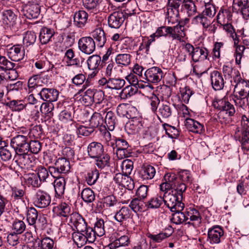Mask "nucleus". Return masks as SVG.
Listing matches in <instances>:
<instances>
[{"mask_svg":"<svg viewBox=\"0 0 249 249\" xmlns=\"http://www.w3.org/2000/svg\"><path fill=\"white\" fill-rule=\"evenodd\" d=\"M124 207H123L114 216L115 219L118 222V229L115 236L116 239L108 245L110 249L123 248L124 246V227L123 226L124 219Z\"/></svg>","mask_w":249,"mask_h":249,"instance_id":"nucleus-1","label":"nucleus"},{"mask_svg":"<svg viewBox=\"0 0 249 249\" xmlns=\"http://www.w3.org/2000/svg\"><path fill=\"white\" fill-rule=\"evenodd\" d=\"M242 129L237 127L235 132L234 137L241 143L242 148L249 150V119L245 115L242 116Z\"/></svg>","mask_w":249,"mask_h":249,"instance_id":"nucleus-2","label":"nucleus"},{"mask_svg":"<svg viewBox=\"0 0 249 249\" xmlns=\"http://www.w3.org/2000/svg\"><path fill=\"white\" fill-rule=\"evenodd\" d=\"M184 48L194 62L202 61L208 59L209 52L205 48L195 47L191 44L187 43L185 45Z\"/></svg>","mask_w":249,"mask_h":249,"instance_id":"nucleus-3","label":"nucleus"},{"mask_svg":"<svg viewBox=\"0 0 249 249\" xmlns=\"http://www.w3.org/2000/svg\"><path fill=\"white\" fill-rule=\"evenodd\" d=\"M163 202L164 204L171 211H176L177 209L179 210L184 207V204L182 202L183 196L178 195L172 191L171 193H164L163 195Z\"/></svg>","mask_w":249,"mask_h":249,"instance_id":"nucleus-4","label":"nucleus"},{"mask_svg":"<svg viewBox=\"0 0 249 249\" xmlns=\"http://www.w3.org/2000/svg\"><path fill=\"white\" fill-rule=\"evenodd\" d=\"M29 139L22 135H18L11 139L10 144L16 154L28 153Z\"/></svg>","mask_w":249,"mask_h":249,"instance_id":"nucleus-5","label":"nucleus"},{"mask_svg":"<svg viewBox=\"0 0 249 249\" xmlns=\"http://www.w3.org/2000/svg\"><path fill=\"white\" fill-rule=\"evenodd\" d=\"M33 200L36 207L38 208H46L51 203V197L47 192L39 189L34 195Z\"/></svg>","mask_w":249,"mask_h":249,"instance_id":"nucleus-6","label":"nucleus"},{"mask_svg":"<svg viewBox=\"0 0 249 249\" xmlns=\"http://www.w3.org/2000/svg\"><path fill=\"white\" fill-rule=\"evenodd\" d=\"M124 3L118 6V10L111 14L108 18V26L112 28L118 29L124 21Z\"/></svg>","mask_w":249,"mask_h":249,"instance_id":"nucleus-7","label":"nucleus"},{"mask_svg":"<svg viewBox=\"0 0 249 249\" xmlns=\"http://www.w3.org/2000/svg\"><path fill=\"white\" fill-rule=\"evenodd\" d=\"M23 15L28 19L37 18L40 13L39 2L32 0L23 6L22 10Z\"/></svg>","mask_w":249,"mask_h":249,"instance_id":"nucleus-8","label":"nucleus"},{"mask_svg":"<svg viewBox=\"0 0 249 249\" xmlns=\"http://www.w3.org/2000/svg\"><path fill=\"white\" fill-rule=\"evenodd\" d=\"M78 46L82 53L89 55L95 50V42L91 36H84L79 39Z\"/></svg>","mask_w":249,"mask_h":249,"instance_id":"nucleus-9","label":"nucleus"},{"mask_svg":"<svg viewBox=\"0 0 249 249\" xmlns=\"http://www.w3.org/2000/svg\"><path fill=\"white\" fill-rule=\"evenodd\" d=\"M213 105L215 108L225 112L229 116H233L235 113L233 105L225 98L221 99L215 98Z\"/></svg>","mask_w":249,"mask_h":249,"instance_id":"nucleus-10","label":"nucleus"},{"mask_svg":"<svg viewBox=\"0 0 249 249\" xmlns=\"http://www.w3.org/2000/svg\"><path fill=\"white\" fill-rule=\"evenodd\" d=\"M163 77L162 70L158 67H152L147 69L144 73L143 78L151 83H158Z\"/></svg>","mask_w":249,"mask_h":249,"instance_id":"nucleus-11","label":"nucleus"},{"mask_svg":"<svg viewBox=\"0 0 249 249\" xmlns=\"http://www.w3.org/2000/svg\"><path fill=\"white\" fill-rule=\"evenodd\" d=\"M40 99L46 102L56 101L59 96V91L53 88H43L38 93Z\"/></svg>","mask_w":249,"mask_h":249,"instance_id":"nucleus-12","label":"nucleus"},{"mask_svg":"<svg viewBox=\"0 0 249 249\" xmlns=\"http://www.w3.org/2000/svg\"><path fill=\"white\" fill-rule=\"evenodd\" d=\"M133 168V162L132 160L125 159V194L127 190L129 194H133V190L135 187L134 180L128 175L131 174Z\"/></svg>","mask_w":249,"mask_h":249,"instance_id":"nucleus-13","label":"nucleus"},{"mask_svg":"<svg viewBox=\"0 0 249 249\" xmlns=\"http://www.w3.org/2000/svg\"><path fill=\"white\" fill-rule=\"evenodd\" d=\"M15 65V63L9 61L5 56H0V71H11L9 74H12L13 76L9 75L8 77L11 80H14L18 76L17 71L14 69Z\"/></svg>","mask_w":249,"mask_h":249,"instance_id":"nucleus-14","label":"nucleus"},{"mask_svg":"<svg viewBox=\"0 0 249 249\" xmlns=\"http://www.w3.org/2000/svg\"><path fill=\"white\" fill-rule=\"evenodd\" d=\"M70 222L76 228V231H83L88 226L85 219L78 213L71 214Z\"/></svg>","mask_w":249,"mask_h":249,"instance_id":"nucleus-15","label":"nucleus"},{"mask_svg":"<svg viewBox=\"0 0 249 249\" xmlns=\"http://www.w3.org/2000/svg\"><path fill=\"white\" fill-rule=\"evenodd\" d=\"M224 235L223 230L219 226H214L209 229L208 232V240L211 244H218Z\"/></svg>","mask_w":249,"mask_h":249,"instance_id":"nucleus-16","label":"nucleus"},{"mask_svg":"<svg viewBox=\"0 0 249 249\" xmlns=\"http://www.w3.org/2000/svg\"><path fill=\"white\" fill-rule=\"evenodd\" d=\"M74 112V106L69 105L67 107H65V109L61 111L59 115V119L62 123L64 124L70 123L71 124L72 123H76L73 120Z\"/></svg>","mask_w":249,"mask_h":249,"instance_id":"nucleus-17","label":"nucleus"},{"mask_svg":"<svg viewBox=\"0 0 249 249\" xmlns=\"http://www.w3.org/2000/svg\"><path fill=\"white\" fill-rule=\"evenodd\" d=\"M211 85L214 90H220L224 87V80L222 74L217 71H214L211 73Z\"/></svg>","mask_w":249,"mask_h":249,"instance_id":"nucleus-18","label":"nucleus"},{"mask_svg":"<svg viewBox=\"0 0 249 249\" xmlns=\"http://www.w3.org/2000/svg\"><path fill=\"white\" fill-rule=\"evenodd\" d=\"M24 53V49L22 45L17 44L10 48L8 55L12 61L17 62L23 59Z\"/></svg>","mask_w":249,"mask_h":249,"instance_id":"nucleus-19","label":"nucleus"},{"mask_svg":"<svg viewBox=\"0 0 249 249\" xmlns=\"http://www.w3.org/2000/svg\"><path fill=\"white\" fill-rule=\"evenodd\" d=\"M88 153L91 158L100 157L104 153L103 145L98 142H92L88 146Z\"/></svg>","mask_w":249,"mask_h":249,"instance_id":"nucleus-20","label":"nucleus"},{"mask_svg":"<svg viewBox=\"0 0 249 249\" xmlns=\"http://www.w3.org/2000/svg\"><path fill=\"white\" fill-rule=\"evenodd\" d=\"M89 18L88 14L84 10H79L73 15V24L78 28H83L87 23Z\"/></svg>","mask_w":249,"mask_h":249,"instance_id":"nucleus-21","label":"nucleus"},{"mask_svg":"<svg viewBox=\"0 0 249 249\" xmlns=\"http://www.w3.org/2000/svg\"><path fill=\"white\" fill-rule=\"evenodd\" d=\"M68 129L69 131L75 130L78 137L89 136L94 131L90 126L88 127L79 125L76 123H72V124H71V128H68Z\"/></svg>","mask_w":249,"mask_h":249,"instance_id":"nucleus-22","label":"nucleus"},{"mask_svg":"<svg viewBox=\"0 0 249 249\" xmlns=\"http://www.w3.org/2000/svg\"><path fill=\"white\" fill-rule=\"evenodd\" d=\"M184 207H182L181 209H177L176 211H171L174 212L172 214V217L171 219V221L176 224H179L183 222H185V224H190V221H187L189 218L187 217V211L183 212Z\"/></svg>","mask_w":249,"mask_h":249,"instance_id":"nucleus-23","label":"nucleus"},{"mask_svg":"<svg viewBox=\"0 0 249 249\" xmlns=\"http://www.w3.org/2000/svg\"><path fill=\"white\" fill-rule=\"evenodd\" d=\"M92 37L95 40L98 47H103L107 41L106 34L101 27H98L92 32Z\"/></svg>","mask_w":249,"mask_h":249,"instance_id":"nucleus-24","label":"nucleus"},{"mask_svg":"<svg viewBox=\"0 0 249 249\" xmlns=\"http://www.w3.org/2000/svg\"><path fill=\"white\" fill-rule=\"evenodd\" d=\"M185 125L189 131L195 133L201 134L202 133L204 130V125L193 119H186Z\"/></svg>","mask_w":249,"mask_h":249,"instance_id":"nucleus-25","label":"nucleus"},{"mask_svg":"<svg viewBox=\"0 0 249 249\" xmlns=\"http://www.w3.org/2000/svg\"><path fill=\"white\" fill-rule=\"evenodd\" d=\"M87 63L88 68L90 70L99 71L103 65L101 57L97 54L89 56L87 60Z\"/></svg>","mask_w":249,"mask_h":249,"instance_id":"nucleus-26","label":"nucleus"},{"mask_svg":"<svg viewBox=\"0 0 249 249\" xmlns=\"http://www.w3.org/2000/svg\"><path fill=\"white\" fill-rule=\"evenodd\" d=\"M138 89L135 85L125 86V102H128L132 105H135L136 98L135 94L137 92Z\"/></svg>","mask_w":249,"mask_h":249,"instance_id":"nucleus-27","label":"nucleus"},{"mask_svg":"<svg viewBox=\"0 0 249 249\" xmlns=\"http://www.w3.org/2000/svg\"><path fill=\"white\" fill-rule=\"evenodd\" d=\"M18 159L16 160L18 166L22 169H28L32 165L31 157L28 153H18Z\"/></svg>","mask_w":249,"mask_h":249,"instance_id":"nucleus-28","label":"nucleus"},{"mask_svg":"<svg viewBox=\"0 0 249 249\" xmlns=\"http://www.w3.org/2000/svg\"><path fill=\"white\" fill-rule=\"evenodd\" d=\"M54 35L53 29L47 27L42 28L39 33V40L41 44H46L49 42Z\"/></svg>","mask_w":249,"mask_h":249,"instance_id":"nucleus-29","label":"nucleus"},{"mask_svg":"<svg viewBox=\"0 0 249 249\" xmlns=\"http://www.w3.org/2000/svg\"><path fill=\"white\" fill-rule=\"evenodd\" d=\"M66 185V181L64 177L58 178L55 179L53 182V186L55 196L61 197L64 194Z\"/></svg>","mask_w":249,"mask_h":249,"instance_id":"nucleus-30","label":"nucleus"},{"mask_svg":"<svg viewBox=\"0 0 249 249\" xmlns=\"http://www.w3.org/2000/svg\"><path fill=\"white\" fill-rule=\"evenodd\" d=\"M124 160H123L121 164L120 165V168L121 173H118L116 174L115 176L114 177V180L116 182L117 184H118L119 186V189L120 191L118 192V194H119L121 196H123L124 192L123 189L124 187Z\"/></svg>","mask_w":249,"mask_h":249,"instance_id":"nucleus-31","label":"nucleus"},{"mask_svg":"<svg viewBox=\"0 0 249 249\" xmlns=\"http://www.w3.org/2000/svg\"><path fill=\"white\" fill-rule=\"evenodd\" d=\"M187 217L190 219V224H192L193 226H198L201 223V214L199 212L195 209L187 211Z\"/></svg>","mask_w":249,"mask_h":249,"instance_id":"nucleus-32","label":"nucleus"},{"mask_svg":"<svg viewBox=\"0 0 249 249\" xmlns=\"http://www.w3.org/2000/svg\"><path fill=\"white\" fill-rule=\"evenodd\" d=\"M2 20L6 24L13 25L17 20V17L11 9L4 10L1 12Z\"/></svg>","mask_w":249,"mask_h":249,"instance_id":"nucleus-33","label":"nucleus"},{"mask_svg":"<svg viewBox=\"0 0 249 249\" xmlns=\"http://www.w3.org/2000/svg\"><path fill=\"white\" fill-rule=\"evenodd\" d=\"M165 18L169 24H173L178 22L179 18V10H176L167 6Z\"/></svg>","mask_w":249,"mask_h":249,"instance_id":"nucleus-34","label":"nucleus"},{"mask_svg":"<svg viewBox=\"0 0 249 249\" xmlns=\"http://www.w3.org/2000/svg\"><path fill=\"white\" fill-rule=\"evenodd\" d=\"M57 170L63 174L68 173L70 170V163L69 160L65 158H58L55 163Z\"/></svg>","mask_w":249,"mask_h":249,"instance_id":"nucleus-35","label":"nucleus"},{"mask_svg":"<svg viewBox=\"0 0 249 249\" xmlns=\"http://www.w3.org/2000/svg\"><path fill=\"white\" fill-rule=\"evenodd\" d=\"M104 124V119L100 113L95 112L89 120V126L94 130L95 128L101 126Z\"/></svg>","mask_w":249,"mask_h":249,"instance_id":"nucleus-36","label":"nucleus"},{"mask_svg":"<svg viewBox=\"0 0 249 249\" xmlns=\"http://www.w3.org/2000/svg\"><path fill=\"white\" fill-rule=\"evenodd\" d=\"M100 176L99 171L96 168H91L87 174L86 181L89 185L95 184Z\"/></svg>","mask_w":249,"mask_h":249,"instance_id":"nucleus-37","label":"nucleus"},{"mask_svg":"<svg viewBox=\"0 0 249 249\" xmlns=\"http://www.w3.org/2000/svg\"><path fill=\"white\" fill-rule=\"evenodd\" d=\"M36 242L37 243L40 249H53L54 244L53 239L49 237H45L41 239L37 238L36 239Z\"/></svg>","mask_w":249,"mask_h":249,"instance_id":"nucleus-38","label":"nucleus"},{"mask_svg":"<svg viewBox=\"0 0 249 249\" xmlns=\"http://www.w3.org/2000/svg\"><path fill=\"white\" fill-rule=\"evenodd\" d=\"M5 105L9 107L12 111L19 112L25 108L26 105L22 100H13L5 103Z\"/></svg>","mask_w":249,"mask_h":249,"instance_id":"nucleus-39","label":"nucleus"},{"mask_svg":"<svg viewBox=\"0 0 249 249\" xmlns=\"http://www.w3.org/2000/svg\"><path fill=\"white\" fill-rule=\"evenodd\" d=\"M86 238L80 231H74L72 234V240L78 248L83 247L88 242Z\"/></svg>","mask_w":249,"mask_h":249,"instance_id":"nucleus-40","label":"nucleus"},{"mask_svg":"<svg viewBox=\"0 0 249 249\" xmlns=\"http://www.w3.org/2000/svg\"><path fill=\"white\" fill-rule=\"evenodd\" d=\"M38 217L37 210L34 207L29 208L27 212V220L30 225L36 228V220Z\"/></svg>","mask_w":249,"mask_h":249,"instance_id":"nucleus-41","label":"nucleus"},{"mask_svg":"<svg viewBox=\"0 0 249 249\" xmlns=\"http://www.w3.org/2000/svg\"><path fill=\"white\" fill-rule=\"evenodd\" d=\"M36 35L34 32L28 31L24 34L23 44L26 47L33 45L36 41Z\"/></svg>","mask_w":249,"mask_h":249,"instance_id":"nucleus-42","label":"nucleus"},{"mask_svg":"<svg viewBox=\"0 0 249 249\" xmlns=\"http://www.w3.org/2000/svg\"><path fill=\"white\" fill-rule=\"evenodd\" d=\"M164 180L167 188H171V189L175 187V185L178 181L177 175L173 173L166 174L164 176Z\"/></svg>","mask_w":249,"mask_h":249,"instance_id":"nucleus-43","label":"nucleus"},{"mask_svg":"<svg viewBox=\"0 0 249 249\" xmlns=\"http://www.w3.org/2000/svg\"><path fill=\"white\" fill-rule=\"evenodd\" d=\"M172 27L170 26H161L159 27L156 32L150 36V37L166 36L168 35L171 37Z\"/></svg>","mask_w":249,"mask_h":249,"instance_id":"nucleus-44","label":"nucleus"},{"mask_svg":"<svg viewBox=\"0 0 249 249\" xmlns=\"http://www.w3.org/2000/svg\"><path fill=\"white\" fill-rule=\"evenodd\" d=\"M54 108L53 105L48 102L42 103L40 106V110L41 112L46 115V117L51 118L53 113V110Z\"/></svg>","mask_w":249,"mask_h":249,"instance_id":"nucleus-45","label":"nucleus"},{"mask_svg":"<svg viewBox=\"0 0 249 249\" xmlns=\"http://www.w3.org/2000/svg\"><path fill=\"white\" fill-rule=\"evenodd\" d=\"M40 78V75L38 74L34 75L29 78L28 86L30 92H34L35 90L37 91V89H40V86L38 84Z\"/></svg>","mask_w":249,"mask_h":249,"instance_id":"nucleus-46","label":"nucleus"},{"mask_svg":"<svg viewBox=\"0 0 249 249\" xmlns=\"http://www.w3.org/2000/svg\"><path fill=\"white\" fill-rule=\"evenodd\" d=\"M187 11L189 16L195 14L197 12L196 7L193 0H185L182 5Z\"/></svg>","mask_w":249,"mask_h":249,"instance_id":"nucleus-47","label":"nucleus"},{"mask_svg":"<svg viewBox=\"0 0 249 249\" xmlns=\"http://www.w3.org/2000/svg\"><path fill=\"white\" fill-rule=\"evenodd\" d=\"M185 36V28H182L181 26L177 25L172 27L171 37L173 39L180 40L181 38L184 37Z\"/></svg>","mask_w":249,"mask_h":249,"instance_id":"nucleus-48","label":"nucleus"},{"mask_svg":"<svg viewBox=\"0 0 249 249\" xmlns=\"http://www.w3.org/2000/svg\"><path fill=\"white\" fill-rule=\"evenodd\" d=\"M156 170L154 167L147 165L141 171V175L143 179H151L155 175Z\"/></svg>","mask_w":249,"mask_h":249,"instance_id":"nucleus-49","label":"nucleus"},{"mask_svg":"<svg viewBox=\"0 0 249 249\" xmlns=\"http://www.w3.org/2000/svg\"><path fill=\"white\" fill-rule=\"evenodd\" d=\"M26 229L25 223L21 220L16 219L12 223V229L15 233L21 234Z\"/></svg>","mask_w":249,"mask_h":249,"instance_id":"nucleus-50","label":"nucleus"},{"mask_svg":"<svg viewBox=\"0 0 249 249\" xmlns=\"http://www.w3.org/2000/svg\"><path fill=\"white\" fill-rule=\"evenodd\" d=\"M94 235L101 237L103 236L105 233L104 221L102 219H97L94 224Z\"/></svg>","mask_w":249,"mask_h":249,"instance_id":"nucleus-51","label":"nucleus"},{"mask_svg":"<svg viewBox=\"0 0 249 249\" xmlns=\"http://www.w3.org/2000/svg\"><path fill=\"white\" fill-rule=\"evenodd\" d=\"M115 117L112 111H108L106 115L105 119H104V124H105L107 128L112 131L114 129L116 124L115 122Z\"/></svg>","mask_w":249,"mask_h":249,"instance_id":"nucleus-52","label":"nucleus"},{"mask_svg":"<svg viewBox=\"0 0 249 249\" xmlns=\"http://www.w3.org/2000/svg\"><path fill=\"white\" fill-rule=\"evenodd\" d=\"M81 197L83 200L87 203H90L95 200L94 192L89 188H86L81 192Z\"/></svg>","mask_w":249,"mask_h":249,"instance_id":"nucleus-53","label":"nucleus"},{"mask_svg":"<svg viewBox=\"0 0 249 249\" xmlns=\"http://www.w3.org/2000/svg\"><path fill=\"white\" fill-rule=\"evenodd\" d=\"M36 172L41 182L47 181V179L50 176L49 168L47 169L41 165L39 166L36 168Z\"/></svg>","mask_w":249,"mask_h":249,"instance_id":"nucleus-54","label":"nucleus"},{"mask_svg":"<svg viewBox=\"0 0 249 249\" xmlns=\"http://www.w3.org/2000/svg\"><path fill=\"white\" fill-rule=\"evenodd\" d=\"M26 182L28 184L34 187H39L41 184V181L36 174H29L26 178Z\"/></svg>","mask_w":249,"mask_h":249,"instance_id":"nucleus-55","label":"nucleus"},{"mask_svg":"<svg viewBox=\"0 0 249 249\" xmlns=\"http://www.w3.org/2000/svg\"><path fill=\"white\" fill-rule=\"evenodd\" d=\"M163 201V197L161 196H156L151 198L146 204L149 208L156 209L159 208Z\"/></svg>","mask_w":249,"mask_h":249,"instance_id":"nucleus-56","label":"nucleus"},{"mask_svg":"<svg viewBox=\"0 0 249 249\" xmlns=\"http://www.w3.org/2000/svg\"><path fill=\"white\" fill-rule=\"evenodd\" d=\"M28 153L30 151L33 154H38L41 149V143L37 140H30L29 139Z\"/></svg>","mask_w":249,"mask_h":249,"instance_id":"nucleus-57","label":"nucleus"},{"mask_svg":"<svg viewBox=\"0 0 249 249\" xmlns=\"http://www.w3.org/2000/svg\"><path fill=\"white\" fill-rule=\"evenodd\" d=\"M125 117L128 119L136 118L137 109L135 105H132L128 102H125Z\"/></svg>","mask_w":249,"mask_h":249,"instance_id":"nucleus-58","label":"nucleus"},{"mask_svg":"<svg viewBox=\"0 0 249 249\" xmlns=\"http://www.w3.org/2000/svg\"><path fill=\"white\" fill-rule=\"evenodd\" d=\"M212 18L203 15L202 13L199 14L194 18L196 22H200L204 28H208L210 26Z\"/></svg>","mask_w":249,"mask_h":249,"instance_id":"nucleus-59","label":"nucleus"},{"mask_svg":"<svg viewBox=\"0 0 249 249\" xmlns=\"http://www.w3.org/2000/svg\"><path fill=\"white\" fill-rule=\"evenodd\" d=\"M159 111L160 114L163 118H168L172 115V108L168 102L165 104H162L160 107Z\"/></svg>","mask_w":249,"mask_h":249,"instance_id":"nucleus-60","label":"nucleus"},{"mask_svg":"<svg viewBox=\"0 0 249 249\" xmlns=\"http://www.w3.org/2000/svg\"><path fill=\"white\" fill-rule=\"evenodd\" d=\"M124 85V80L119 78L110 79L108 83V88L121 89Z\"/></svg>","mask_w":249,"mask_h":249,"instance_id":"nucleus-61","label":"nucleus"},{"mask_svg":"<svg viewBox=\"0 0 249 249\" xmlns=\"http://www.w3.org/2000/svg\"><path fill=\"white\" fill-rule=\"evenodd\" d=\"M43 130L41 125H36L33 126L30 130V137H34L35 139H38L41 137Z\"/></svg>","mask_w":249,"mask_h":249,"instance_id":"nucleus-62","label":"nucleus"},{"mask_svg":"<svg viewBox=\"0 0 249 249\" xmlns=\"http://www.w3.org/2000/svg\"><path fill=\"white\" fill-rule=\"evenodd\" d=\"M58 214L63 217H67L70 214L71 207L65 202H61L57 206Z\"/></svg>","mask_w":249,"mask_h":249,"instance_id":"nucleus-63","label":"nucleus"},{"mask_svg":"<svg viewBox=\"0 0 249 249\" xmlns=\"http://www.w3.org/2000/svg\"><path fill=\"white\" fill-rule=\"evenodd\" d=\"M96 158V165L99 168L103 169L106 166H109V157L107 154L103 153L101 157Z\"/></svg>","mask_w":249,"mask_h":249,"instance_id":"nucleus-64","label":"nucleus"}]
</instances>
